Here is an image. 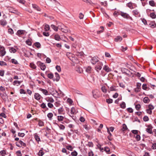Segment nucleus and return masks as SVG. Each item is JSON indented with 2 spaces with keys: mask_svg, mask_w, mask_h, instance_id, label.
I'll use <instances>...</instances> for the list:
<instances>
[{
  "mask_svg": "<svg viewBox=\"0 0 156 156\" xmlns=\"http://www.w3.org/2000/svg\"><path fill=\"white\" fill-rule=\"evenodd\" d=\"M0 154L2 156H4L6 154V151L5 150H2L0 151Z\"/></svg>",
  "mask_w": 156,
  "mask_h": 156,
  "instance_id": "obj_43",
  "label": "nucleus"
},
{
  "mask_svg": "<svg viewBox=\"0 0 156 156\" xmlns=\"http://www.w3.org/2000/svg\"><path fill=\"white\" fill-rule=\"evenodd\" d=\"M150 17L152 19H155L156 17V15L154 12H151L150 14Z\"/></svg>",
  "mask_w": 156,
  "mask_h": 156,
  "instance_id": "obj_34",
  "label": "nucleus"
},
{
  "mask_svg": "<svg viewBox=\"0 0 156 156\" xmlns=\"http://www.w3.org/2000/svg\"><path fill=\"white\" fill-rule=\"evenodd\" d=\"M39 90L41 91L42 93L45 95L48 94V92L47 90L40 88Z\"/></svg>",
  "mask_w": 156,
  "mask_h": 156,
  "instance_id": "obj_9",
  "label": "nucleus"
},
{
  "mask_svg": "<svg viewBox=\"0 0 156 156\" xmlns=\"http://www.w3.org/2000/svg\"><path fill=\"white\" fill-rule=\"evenodd\" d=\"M58 120L59 121H61L63 120L64 117L62 116H58Z\"/></svg>",
  "mask_w": 156,
  "mask_h": 156,
  "instance_id": "obj_27",
  "label": "nucleus"
},
{
  "mask_svg": "<svg viewBox=\"0 0 156 156\" xmlns=\"http://www.w3.org/2000/svg\"><path fill=\"white\" fill-rule=\"evenodd\" d=\"M37 64L38 66L40 67L42 70H44L45 69L46 67L44 63L40 61H38L37 62Z\"/></svg>",
  "mask_w": 156,
  "mask_h": 156,
  "instance_id": "obj_5",
  "label": "nucleus"
},
{
  "mask_svg": "<svg viewBox=\"0 0 156 156\" xmlns=\"http://www.w3.org/2000/svg\"><path fill=\"white\" fill-rule=\"evenodd\" d=\"M142 89L144 90H147V87L146 84H144L142 86Z\"/></svg>",
  "mask_w": 156,
  "mask_h": 156,
  "instance_id": "obj_58",
  "label": "nucleus"
},
{
  "mask_svg": "<svg viewBox=\"0 0 156 156\" xmlns=\"http://www.w3.org/2000/svg\"><path fill=\"white\" fill-rule=\"evenodd\" d=\"M122 40V38L121 37L118 36L116 38H115V41L118 42V41H120Z\"/></svg>",
  "mask_w": 156,
  "mask_h": 156,
  "instance_id": "obj_17",
  "label": "nucleus"
},
{
  "mask_svg": "<svg viewBox=\"0 0 156 156\" xmlns=\"http://www.w3.org/2000/svg\"><path fill=\"white\" fill-rule=\"evenodd\" d=\"M127 129L128 128L126 125L125 124H123L122 125V130L124 131L127 130Z\"/></svg>",
  "mask_w": 156,
  "mask_h": 156,
  "instance_id": "obj_39",
  "label": "nucleus"
},
{
  "mask_svg": "<svg viewBox=\"0 0 156 156\" xmlns=\"http://www.w3.org/2000/svg\"><path fill=\"white\" fill-rule=\"evenodd\" d=\"M8 32L9 33L11 34L12 35L14 33L13 30L11 28H9L8 30Z\"/></svg>",
  "mask_w": 156,
  "mask_h": 156,
  "instance_id": "obj_46",
  "label": "nucleus"
},
{
  "mask_svg": "<svg viewBox=\"0 0 156 156\" xmlns=\"http://www.w3.org/2000/svg\"><path fill=\"white\" fill-rule=\"evenodd\" d=\"M58 111L59 114H61L64 111V109L62 107H61L58 109Z\"/></svg>",
  "mask_w": 156,
  "mask_h": 156,
  "instance_id": "obj_24",
  "label": "nucleus"
},
{
  "mask_svg": "<svg viewBox=\"0 0 156 156\" xmlns=\"http://www.w3.org/2000/svg\"><path fill=\"white\" fill-rule=\"evenodd\" d=\"M113 100L111 99H106V102L108 103H111L112 102Z\"/></svg>",
  "mask_w": 156,
  "mask_h": 156,
  "instance_id": "obj_60",
  "label": "nucleus"
},
{
  "mask_svg": "<svg viewBox=\"0 0 156 156\" xmlns=\"http://www.w3.org/2000/svg\"><path fill=\"white\" fill-rule=\"evenodd\" d=\"M103 69L107 72H110L111 69L107 66L105 65L103 68Z\"/></svg>",
  "mask_w": 156,
  "mask_h": 156,
  "instance_id": "obj_12",
  "label": "nucleus"
},
{
  "mask_svg": "<svg viewBox=\"0 0 156 156\" xmlns=\"http://www.w3.org/2000/svg\"><path fill=\"white\" fill-rule=\"evenodd\" d=\"M0 24L2 26H5L7 24V22L5 20L1 19L0 20Z\"/></svg>",
  "mask_w": 156,
  "mask_h": 156,
  "instance_id": "obj_11",
  "label": "nucleus"
},
{
  "mask_svg": "<svg viewBox=\"0 0 156 156\" xmlns=\"http://www.w3.org/2000/svg\"><path fill=\"white\" fill-rule=\"evenodd\" d=\"M38 125L40 126H44V122L41 120L38 122Z\"/></svg>",
  "mask_w": 156,
  "mask_h": 156,
  "instance_id": "obj_47",
  "label": "nucleus"
},
{
  "mask_svg": "<svg viewBox=\"0 0 156 156\" xmlns=\"http://www.w3.org/2000/svg\"><path fill=\"white\" fill-rule=\"evenodd\" d=\"M71 154L73 156H76L77 155V153L76 151H74L72 152L71 153Z\"/></svg>",
  "mask_w": 156,
  "mask_h": 156,
  "instance_id": "obj_59",
  "label": "nucleus"
},
{
  "mask_svg": "<svg viewBox=\"0 0 156 156\" xmlns=\"http://www.w3.org/2000/svg\"><path fill=\"white\" fill-rule=\"evenodd\" d=\"M9 51L11 53H14L16 51V50L14 48H11L9 49Z\"/></svg>",
  "mask_w": 156,
  "mask_h": 156,
  "instance_id": "obj_25",
  "label": "nucleus"
},
{
  "mask_svg": "<svg viewBox=\"0 0 156 156\" xmlns=\"http://www.w3.org/2000/svg\"><path fill=\"white\" fill-rule=\"evenodd\" d=\"M11 62L15 64H18V62L17 60L14 59H12L11 60Z\"/></svg>",
  "mask_w": 156,
  "mask_h": 156,
  "instance_id": "obj_51",
  "label": "nucleus"
},
{
  "mask_svg": "<svg viewBox=\"0 0 156 156\" xmlns=\"http://www.w3.org/2000/svg\"><path fill=\"white\" fill-rule=\"evenodd\" d=\"M143 119L144 121L145 122H147L149 120V118L147 116H145L144 117Z\"/></svg>",
  "mask_w": 156,
  "mask_h": 156,
  "instance_id": "obj_53",
  "label": "nucleus"
},
{
  "mask_svg": "<svg viewBox=\"0 0 156 156\" xmlns=\"http://www.w3.org/2000/svg\"><path fill=\"white\" fill-rule=\"evenodd\" d=\"M41 107L43 108H46V105L44 103H43L41 105Z\"/></svg>",
  "mask_w": 156,
  "mask_h": 156,
  "instance_id": "obj_64",
  "label": "nucleus"
},
{
  "mask_svg": "<svg viewBox=\"0 0 156 156\" xmlns=\"http://www.w3.org/2000/svg\"><path fill=\"white\" fill-rule=\"evenodd\" d=\"M127 111L130 113H132L133 112V109L131 108H127Z\"/></svg>",
  "mask_w": 156,
  "mask_h": 156,
  "instance_id": "obj_61",
  "label": "nucleus"
},
{
  "mask_svg": "<svg viewBox=\"0 0 156 156\" xmlns=\"http://www.w3.org/2000/svg\"><path fill=\"white\" fill-rule=\"evenodd\" d=\"M102 91L104 93H106L107 92V89L105 87L103 86L101 88Z\"/></svg>",
  "mask_w": 156,
  "mask_h": 156,
  "instance_id": "obj_41",
  "label": "nucleus"
},
{
  "mask_svg": "<svg viewBox=\"0 0 156 156\" xmlns=\"http://www.w3.org/2000/svg\"><path fill=\"white\" fill-rule=\"evenodd\" d=\"M66 148L69 150L72 151L73 150V148H72V147L70 145H68L66 146Z\"/></svg>",
  "mask_w": 156,
  "mask_h": 156,
  "instance_id": "obj_62",
  "label": "nucleus"
},
{
  "mask_svg": "<svg viewBox=\"0 0 156 156\" xmlns=\"http://www.w3.org/2000/svg\"><path fill=\"white\" fill-rule=\"evenodd\" d=\"M55 76L56 77L55 79L56 81H58L59 80L60 78V77L59 75L58 74V73H55Z\"/></svg>",
  "mask_w": 156,
  "mask_h": 156,
  "instance_id": "obj_20",
  "label": "nucleus"
},
{
  "mask_svg": "<svg viewBox=\"0 0 156 156\" xmlns=\"http://www.w3.org/2000/svg\"><path fill=\"white\" fill-rule=\"evenodd\" d=\"M56 93L57 94L58 96H62L64 95V94L61 90H59L60 93H58L57 91H55Z\"/></svg>",
  "mask_w": 156,
  "mask_h": 156,
  "instance_id": "obj_36",
  "label": "nucleus"
},
{
  "mask_svg": "<svg viewBox=\"0 0 156 156\" xmlns=\"http://www.w3.org/2000/svg\"><path fill=\"white\" fill-rule=\"evenodd\" d=\"M149 25H150V27H151L154 28L155 27V24L154 22H152L149 24Z\"/></svg>",
  "mask_w": 156,
  "mask_h": 156,
  "instance_id": "obj_49",
  "label": "nucleus"
},
{
  "mask_svg": "<svg viewBox=\"0 0 156 156\" xmlns=\"http://www.w3.org/2000/svg\"><path fill=\"white\" fill-rule=\"evenodd\" d=\"M17 1L19 2L20 3L24 5H25V1L24 0H17Z\"/></svg>",
  "mask_w": 156,
  "mask_h": 156,
  "instance_id": "obj_45",
  "label": "nucleus"
},
{
  "mask_svg": "<svg viewBox=\"0 0 156 156\" xmlns=\"http://www.w3.org/2000/svg\"><path fill=\"white\" fill-rule=\"evenodd\" d=\"M127 6L129 7L130 9H133V7L132 5V3L131 2H129L127 4Z\"/></svg>",
  "mask_w": 156,
  "mask_h": 156,
  "instance_id": "obj_29",
  "label": "nucleus"
},
{
  "mask_svg": "<svg viewBox=\"0 0 156 156\" xmlns=\"http://www.w3.org/2000/svg\"><path fill=\"white\" fill-rule=\"evenodd\" d=\"M148 128L146 129V131L148 133L150 134H152L153 132L152 130V127L151 125H149L147 126Z\"/></svg>",
  "mask_w": 156,
  "mask_h": 156,
  "instance_id": "obj_7",
  "label": "nucleus"
},
{
  "mask_svg": "<svg viewBox=\"0 0 156 156\" xmlns=\"http://www.w3.org/2000/svg\"><path fill=\"white\" fill-rule=\"evenodd\" d=\"M54 39L57 41H59L60 39L59 35L58 34L55 35L54 36Z\"/></svg>",
  "mask_w": 156,
  "mask_h": 156,
  "instance_id": "obj_22",
  "label": "nucleus"
},
{
  "mask_svg": "<svg viewBox=\"0 0 156 156\" xmlns=\"http://www.w3.org/2000/svg\"><path fill=\"white\" fill-rule=\"evenodd\" d=\"M121 107L123 109L125 108H126V104L124 102H122L120 105Z\"/></svg>",
  "mask_w": 156,
  "mask_h": 156,
  "instance_id": "obj_32",
  "label": "nucleus"
},
{
  "mask_svg": "<svg viewBox=\"0 0 156 156\" xmlns=\"http://www.w3.org/2000/svg\"><path fill=\"white\" fill-rule=\"evenodd\" d=\"M34 137L35 138L36 140L38 142L40 140V138L39 136L38 135H35L34 136Z\"/></svg>",
  "mask_w": 156,
  "mask_h": 156,
  "instance_id": "obj_38",
  "label": "nucleus"
},
{
  "mask_svg": "<svg viewBox=\"0 0 156 156\" xmlns=\"http://www.w3.org/2000/svg\"><path fill=\"white\" fill-rule=\"evenodd\" d=\"M44 153L43 151L41 150L39 151L38 153V155L39 156H42L44 154Z\"/></svg>",
  "mask_w": 156,
  "mask_h": 156,
  "instance_id": "obj_42",
  "label": "nucleus"
},
{
  "mask_svg": "<svg viewBox=\"0 0 156 156\" xmlns=\"http://www.w3.org/2000/svg\"><path fill=\"white\" fill-rule=\"evenodd\" d=\"M44 29L45 31H48L50 29V27L49 25L48 24H46L45 25Z\"/></svg>",
  "mask_w": 156,
  "mask_h": 156,
  "instance_id": "obj_30",
  "label": "nucleus"
},
{
  "mask_svg": "<svg viewBox=\"0 0 156 156\" xmlns=\"http://www.w3.org/2000/svg\"><path fill=\"white\" fill-rule=\"evenodd\" d=\"M119 15H121L124 18L132 20V17L130 16L129 14L126 13L121 12L119 14Z\"/></svg>",
  "mask_w": 156,
  "mask_h": 156,
  "instance_id": "obj_2",
  "label": "nucleus"
},
{
  "mask_svg": "<svg viewBox=\"0 0 156 156\" xmlns=\"http://www.w3.org/2000/svg\"><path fill=\"white\" fill-rule=\"evenodd\" d=\"M132 12L133 15L135 16L138 15L139 13V12L137 9L133 10Z\"/></svg>",
  "mask_w": 156,
  "mask_h": 156,
  "instance_id": "obj_23",
  "label": "nucleus"
},
{
  "mask_svg": "<svg viewBox=\"0 0 156 156\" xmlns=\"http://www.w3.org/2000/svg\"><path fill=\"white\" fill-rule=\"evenodd\" d=\"M7 65L6 63L3 61H0V65L1 66H6Z\"/></svg>",
  "mask_w": 156,
  "mask_h": 156,
  "instance_id": "obj_55",
  "label": "nucleus"
},
{
  "mask_svg": "<svg viewBox=\"0 0 156 156\" xmlns=\"http://www.w3.org/2000/svg\"><path fill=\"white\" fill-rule=\"evenodd\" d=\"M34 98L37 100H39L41 97V95L38 93H35L34 95Z\"/></svg>",
  "mask_w": 156,
  "mask_h": 156,
  "instance_id": "obj_8",
  "label": "nucleus"
},
{
  "mask_svg": "<svg viewBox=\"0 0 156 156\" xmlns=\"http://www.w3.org/2000/svg\"><path fill=\"white\" fill-rule=\"evenodd\" d=\"M0 95L3 99H5L6 98V94L0 93Z\"/></svg>",
  "mask_w": 156,
  "mask_h": 156,
  "instance_id": "obj_44",
  "label": "nucleus"
},
{
  "mask_svg": "<svg viewBox=\"0 0 156 156\" xmlns=\"http://www.w3.org/2000/svg\"><path fill=\"white\" fill-rule=\"evenodd\" d=\"M27 44H28L29 46H30L32 44V43L31 42L30 40L29 39L27 40L26 41Z\"/></svg>",
  "mask_w": 156,
  "mask_h": 156,
  "instance_id": "obj_54",
  "label": "nucleus"
},
{
  "mask_svg": "<svg viewBox=\"0 0 156 156\" xmlns=\"http://www.w3.org/2000/svg\"><path fill=\"white\" fill-rule=\"evenodd\" d=\"M85 70L87 73H90L92 71V67L90 66H88L86 68Z\"/></svg>",
  "mask_w": 156,
  "mask_h": 156,
  "instance_id": "obj_10",
  "label": "nucleus"
},
{
  "mask_svg": "<svg viewBox=\"0 0 156 156\" xmlns=\"http://www.w3.org/2000/svg\"><path fill=\"white\" fill-rule=\"evenodd\" d=\"M90 61L92 64L94 65L97 62H98L99 61L97 57L95 56L92 58L90 60Z\"/></svg>",
  "mask_w": 156,
  "mask_h": 156,
  "instance_id": "obj_6",
  "label": "nucleus"
},
{
  "mask_svg": "<svg viewBox=\"0 0 156 156\" xmlns=\"http://www.w3.org/2000/svg\"><path fill=\"white\" fill-rule=\"evenodd\" d=\"M25 32V30H18L17 31L16 34L17 35L20 36V35L24 34Z\"/></svg>",
  "mask_w": 156,
  "mask_h": 156,
  "instance_id": "obj_13",
  "label": "nucleus"
},
{
  "mask_svg": "<svg viewBox=\"0 0 156 156\" xmlns=\"http://www.w3.org/2000/svg\"><path fill=\"white\" fill-rule=\"evenodd\" d=\"M30 66L31 68H32L34 69H35L36 68V65L33 63H30Z\"/></svg>",
  "mask_w": 156,
  "mask_h": 156,
  "instance_id": "obj_28",
  "label": "nucleus"
},
{
  "mask_svg": "<svg viewBox=\"0 0 156 156\" xmlns=\"http://www.w3.org/2000/svg\"><path fill=\"white\" fill-rule=\"evenodd\" d=\"M35 46L38 48H39L41 47V44L40 43L38 42H36L34 43Z\"/></svg>",
  "mask_w": 156,
  "mask_h": 156,
  "instance_id": "obj_31",
  "label": "nucleus"
},
{
  "mask_svg": "<svg viewBox=\"0 0 156 156\" xmlns=\"http://www.w3.org/2000/svg\"><path fill=\"white\" fill-rule=\"evenodd\" d=\"M53 116V114L52 113L50 112L47 114V117L50 120H51Z\"/></svg>",
  "mask_w": 156,
  "mask_h": 156,
  "instance_id": "obj_26",
  "label": "nucleus"
},
{
  "mask_svg": "<svg viewBox=\"0 0 156 156\" xmlns=\"http://www.w3.org/2000/svg\"><path fill=\"white\" fill-rule=\"evenodd\" d=\"M46 100L48 102H49L50 103H53L54 102V100L52 98H46Z\"/></svg>",
  "mask_w": 156,
  "mask_h": 156,
  "instance_id": "obj_15",
  "label": "nucleus"
},
{
  "mask_svg": "<svg viewBox=\"0 0 156 156\" xmlns=\"http://www.w3.org/2000/svg\"><path fill=\"white\" fill-rule=\"evenodd\" d=\"M61 30L64 33H67L69 31V29L66 27H65V28H61Z\"/></svg>",
  "mask_w": 156,
  "mask_h": 156,
  "instance_id": "obj_14",
  "label": "nucleus"
},
{
  "mask_svg": "<svg viewBox=\"0 0 156 156\" xmlns=\"http://www.w3.org/2000/svg\"><path fill=\"white\" fill-rule=\"evenodd\" d=\"M149 4L151 6H153L155 5L154 2V1L151 0L149 2Z\"/></svg>",
  "mask_w": 156,
  "mask_h": 156,
  "instance_id": "obj_48",
  "label": "nucleus"
},
{
  "mask_svg": "<svg viewBox=\"0 0 156 156\" xmlns=\"http://www.w3.org/2000/svg\"><path fill=\"white\" fill-rule=\"evenodd\" d=\"M141 108V106L140 104H137L135 105V108L137 110H139Z\"/></svg>",
  "mask_w": 156,
  "mask_h": 156,
  "instance_id": "obj_52",
  "label": "nucleus"
},
{
  "mask_svg": "<svg viewBox=\"0 0 156 156\" xmlns=\"http://www.w3.org/2000/svg\"><path fill=\"white\" fill-rule=\"evenodd\" d=\"M58 126L60 129L64 130L65 128V126L63 125L60 124Z\"/></svg>",
  "mask_w": 156,
  "mask_h": 156,
  "instance_id": "obj_56",
  "label": "nucleus"
},
{
  "mask_svg": "<svg viewBox=\"0 0 156 156\" xmlns=\"http://www.w3.org/2000/svg\"><path fill=\"white\" fill-rule=\"evenodd\" d=\"M86 145L89 147H93V144L92 142H88V144H86Z\"/></svg>",
  "mask_w": 156,
  "mask_h": 156,
  "instance_id": "obj_37",
  "label": "nucleus"
},
{
  "mask_svg": "<svg viewBox=\"0 0 156 156\" xmlns=\"http://www.w3.org/2000/svg\"><path fill=\"white\" fill-rule=\"evenodd\" d=\"M43 35L46 37H48L49 35V34L48 32H43Z\"/></svg>",
  "mask_w": 156,
  "mask_h": 156,
  "instance_id": "obj_63",
  "label": "nucleus"
},
{
  "mask_svg": "<svg viewBox=\"0 0 156 156\" xmlns=\"http://www.w3.org/2000/svg\"><path fill=\"white\" fill-rule=\"evenodd\" d=\"M32 6L34 8L36 9L37 10L40 11L41 10V9L36 4H32Z\"/></svg>",
  "mask_w": 156,
  "mask_h": 156,
  "instance_id": "obj_18",
  "label": "nucleus"
},
{
  "mask_svg": "<svg viewBox=\"0 0 156 156\" xmlns=\"http://www.w3.org/2000/svg\"><path fill=\"white\" fill-rule=\"evenodd\" d=\"M48 77L50 79H51L53 77V75L52 73H49L48 75Z\"/></svg>",
  "mask_w": 156,
  "mask_h": 156,
  "instance_id": "obj_57",
  "label": "nucleus"
},
{
  "mask_svg": "<svg viewBox=\"0 0 156 156\" xmlns=\"http://www.w3.org/2000/svg\"><path fill=\"white\" fill-rule=\"evenodd\" d=\"M19 143L21 145V147L22 146H23L24 147H26V144L25 143H23L22 141L21 140H20L19 142Z\"/></svg>",
  "mask_w": 156,
  "mask_h": 156,
  "instance_id": "obj_33",
  "label": "nucleus"
},
{
  "mask_svg": "<svg viewBox=\"0 0 156 156\" xmlns=\"http://www.w3.org/2000/svg\"><path fill=\"white\" fill-rule=\"evenodd\" d=\"M55 68L58 72H60L61 71V69L60 66L57 65L56 66Z\"/></svg>",
  "mask_w": 156,
  "mask_h": 156,
  "instance_id": "obj_50",
  "label": "nucleus"
},
{
  "mask_svg": "<svg viewBox=\"0 0 156 156\" xmlns=\"http://www.w3.org/2000/svg\"><path fill=\"white\" fill-rule=\"evenodd\" d=\"M22 82L21 81H19L18 80H15L13 83V84L14 85H15L17 84V86L19 85Z\"/></svg>",
  "mask_w": 156,
  "mask_h": 156,
  "instance_id": "obj_16",
  "label": "nucleus"
},
{
  "mask_svg": "<svg viewBox=\"0 0 156 156\" xmlns=\"http://www.w3.org/2000/svg\"><path fill=\"white\" fill-rule=\"evenodd\" d=\"M149 101V99L147 97H145L143 99V101L145 103H148Z\"/></svg>",
  "mask_w": 156,
  "mask_h": 156,
  "instance_id": "obj_21",
  "label": "nucleus"
},
{
  "mask_svg": "<svg viewBox=\"0 0 156 156\" xmlns=\"http://www.w3.org/2000/svg\"><path fill=\"white\" fill-rule=\"evenodd\" d=\"M76 112V110L75 108L73 107L71 108V114H75Z\"/></svg>",
  "mask_w": 156,
  "mask_h": 156,
  "instance_id": "obj_40",
  "label": "nucleus"
},
{
  "mask_svg": "<svg viewBox=\"0 0 156 156\" xmlns=\"http://www.w3.org/2000/svg\"><path fill=\"white\" fill-rule=\"evenodd\" d=\"M0 56L2 57L4 56L6 54V52L5 51V49L4 47L0 45Z\"/></svg>",
  "mask_w": 156,
  "mask_h": 156,
  "instance_id": "obj_4",
  "label": "nucleus"
},
{
  "mask_svg": "<svg viewBox=\"0 0 156 156\" xmlns=\"http://www.w3.org/2000/svg\"><path fill=\"white\" fill-rule=\"evenodd\" d=\"M103 65V64L100 61L98 62L95 67V69L96 71L98 72L100 70L102 69Z\"/></svg>",
  "mask_w": 156,
  "mask_h": 156,
  "instance_id": "obj_1",
  "label": "nucleus"
},
{
  "mask_svg": "<svg viewBox=\"0 0 156 156\" xmlns=\"http://www.w3.org/2000/svg\"><path fill=\"white\" fill-rule=\"evenodd\" d=\"M93 97L97 98L100 97V92L98 90H95L92 91Z\"/></svg>",
  "mask_w": 156,
  "mask_h": 156,
  "instance_id": "obj_3",
  "label": "nucleus"
},
{
  "mask_svg": "<svg viewBox=\"0 0 156 156\" xmlns=\"http://www.w3.org/2000/svg\"><path fill=\"white\" fill-rule=\"evenodd\" d=\"M100 28L102 29L101 30H98L97 31V33L98 34H100V33H102L103 31V30L104 29V27H103V26H101L100 27Z\"/></svg>",
  "mask_w": 156,
  "mask_h": 156,
  "instance_id": "obj_35",
  "label": "nucleus"
},
{
  "mask_svg": "<svg viewBox=\"0 0 156 156\" xmlns=\"http://www.w3.org/2000/svg\"><path fill=\"white\" fill-rule=\"evenodd\" d=\"M51 27L55 31H57L58 30V27L56 26L53 24H52L51 26Z\"/></svg>",
  "mask_w": 156,
  "mask_h": 156,
  "instance_id": "obj_19",
  "label": "nucleus"
}]
</instances>
